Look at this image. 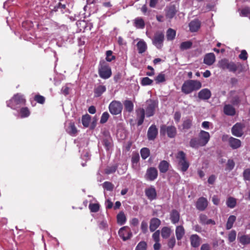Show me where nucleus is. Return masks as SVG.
I'll return each instance as SVG.
<instances>
[{
  "label": "nucleus",
  "mask_w": 250,
  "mask_h": 250,
  "mask_svg": "<svg viewBox=\"0 0 250 250\" xmlns=\"http://www.w3.org/2000/svg\"><path fill=\"white\" fill-rule=\"evenodd\" d=\"M218 66L223 70H228L229 72L238 73H241L243 70V65L240 62L235 63L229 61L227 59H223L219 61Z\"/></svg>",
  "instance_id": "f257e3e1"
},
{
  "label": "nucleus",
  "mask_w": 250,
  "mask_h": 250,
  "mask_svg": "<svg viewBox=\"0 0 250 250\" xmlns=\"http://www.w3.org/2000/svg\"><path fill=\"white\" fill-rule=\"evenodd\" d=\"M202 87V83L197 80H188L184 82L181 91L185 94H189L193 91H197Z\"/></svg>",
  "instance_id": "f03ea898"
},
{
  "label": "nucleus",
  "mask_w": 250,
  "mask_h": 250,
  "mask_svg": "<svg viewBox=\"0 0 250 250\" xmlns=\"http://www.w3.org/2000/svg\"><path fill=\"white\" fill-rule=\"evenodd\" d=\"M26 102V100L23 95L21 93H17L10 100L7 101L6 104L7 106L16 110L21 106L25 105Z\"/></svg>",
  "instance_id": "7ed1b4c3"
},
{
  "label": "nucleus",
  "mask_w": 250,
  "mask_h": 250,
  "mask_svg": "<svg viewBox=\"0 0 250 250\" xmlns=\"http://www.w3.org/2000/svg\"><path fill=\"white\" fill-rule=\"evenodd\" d=\"M99 76L104 79H107L112 75V71L109 64L104 60L101 61L98 67Z\"/></svg>",
  "instance_id": "20e7f679"
},
{
  "label": "nucleus",
  "mask_w": 250,
  "mask_h": 250,
  "mask_svg": "<svg viewBox=\"0 0 250 250\" xmlns=\"http://www.w3.org/2000/svg\"><path fill=\"white\" fill-rule=\"evenodd\" d=\"M178 160V165L182 172H186L189 166V163L186 159V154L183 151H179L176 156Z\"/></svg>",
  "instance_id": "39448f33"
},
{
  "label": "nucleus",
  "mask_w": 250,
  "mask_h": 250,
  "mask_svg": "<svg viewBox=\"0 0 250 250\" xmlns=\"http://www.w3.org/2000/svg\"><path fill=\"white\" fill-rule=\"evenodd\" d=\"M160 132L161 135H164L167 133L168 137L173 138L177 134V129L174 125L167 126L163 125L160 127Z\"/></svg>",
  "instance_id": "423d86ee"
},
{
  "label": "nucleus",
  "mask_w": 250,
  "mask_h": 250,
  "mask_svg": "<svg viewBox=\"0 0 250 250\" xmlns=\"http://www.w3.org/2000/svg\"><path fill=\"white\" fill-rule=\"evenodd\" d=\"M158 106V103L156 101L149 99L146 102V106L145 107V112L146 116L150 117L153 116L155 114L156 108Z\"/></svg>",
  "instance_id": "0eeeda50"
},
{
  "label": "nucleus",
  "mask_w": 250,
  "mask_h": 250,
  "mask_svg": "<svg viewBox=\"0 0 250 250\" xmlns=\"http://www.w3.org/2000/svg\"><path fill=\"white\" fill-rule=\"evenodd\" d=\"M109 110L112 115H117L121 113L123 109V105L121 102L113 101L109 105Z\"/></svg>",
  "instance_id": "6e6552de"
},
{
  "label": "nucleus",
  "mask_w": 250,
  "mask_h": 250,
  "mask_svg": "<svg viewBox=\"0 0 250 250\" xmlns=\"http://www.w3.org/2000/svg\"><path fill=\"white\" fill-rule=\"evenodd\" d=\"M164 34L162 32H156L154 36L152 42L153 44L158 49H161L163 46Z\"/></svg>",
  "instance_id": "1a4fd4ad"
},
{
  "label": "nucleus",
  "mask_w": 250,
  "mask_h": 250,
  "mask_svg": "<svg viewBox=\"0 0 250 250\" xmlns=\"http://www.w3.org/2000/svg\"><path fill=\"white\" fill-rule=\"evenodd\" d=\"M158 171L154 167H150L147 168L145 175V178L150 181L155 180L158 177Z\"/></svg>",
  "instance_id": "9d476101"
},
{
  "label": "nucleus",
  "mask_w": 250,
  "mask_h": 250,
  "mask_svg": "<svg viewBox=\"0 0 250 250\" xmlns=\"http://www.w3.org/2000/svg\"><path fill=\"white\" fill-rule=\"evenodd\" d=\"M136 115V121L138 126L142 125L145 118V110L142 107L138 108L135 110Z\"/></svg>",
  "instance_id": "9b49d317"
},
{
  "label": "nucleus",
  "mask_w": 250,
  "mask_h": 250,
  "mask_svg": "<svg viewBox=\"0 0 250 250\" xmlns=\"http://www.w3.org/2000/svg\"><path fill=\"white\" fill-rule=\"evenodd\" d=\"M145 193L147 198L150 201L155 200L157 198L156 190L154 187L152 186L146 188L145 190Z\"/></svg>",
  "instance_id": "f8f14e48"
},
{
  "label": "nucleus",
  "mask_w": 250,
  "mask_h": 250,
  "mask_svg": "<svg viewBox=\"0 0 250 250\" xmlns=\"http://www.w3.org/2000/svg\"><path fill=\"white\" fill-rule=\"evenodd\" d=\"M198 138L202 144V146H204L209 141L210 135L208 132L201 130L198 134Z\"/></svg>",
  "instance_id": "ddd939ff"
},
{
  "label": "nucleus",
  "mask_w": 250,
  "mask_h": 250,
  "mask_svg": "<svg viewBox=\"0 0 250 250\" xmlns=\"http://www.w3.org/2000/svg\"><path fill=\"white\" fill-rule=\"evenodd\" d=\"M244 125L241 123H236L231 128L232 134L237 137H241L243 134Z\"/></svg>",
  "instance_id": "4468645a"
},
{
  "label": "nucleus",
  "mask_w": 250,
  "mask_h": 250,
  "mask_svg": "<svg viewBox=\"0 0 250 250\" xmlns=\"http://www.w3.org/2000/svg\"><path fill=\"white\" fill-rule=\"evenodd\" d=\"M158 129L155 125H151L148 128L147 136L149 140H154L158 135Z\"/></svg>",
  "instance_id": "2eb2a0df"
},
{
  "label": "nucleus",
  "mask_w": 250,
  "mask_h": 250,
  "mask_svg": "<svg viewBox=\"0 0 250 250\" xmlns=\"http://www.w3.org/2000/svg\"><path fill=\"white\" fill-rule=\"evenodd\" d=\"M208 201L205 197H202L199 198L196 203V207L197 209L200 211L205 210L208 206Z\"/></svg>",
  "instance_id": "dca6fc26"
},
{
  "label": "nucleus",
  "mask_w": 250,
  "mask_h": 250,
  "mask_svg": "<svg viewBox=\"0 0 250 250\" xmlns=\"http://www.w3.org/2000/svg\"><path fill=\"white\" fill-rule=\"evenodd\" d=\"M185 234V229L182 225L178 226L176 227L175 235L177 240L178 241V245H180L181 242H179Z\"/></svg>",
  "instance_id": "f3484780"
},
{
  "label": "nucleus",
  "mask_w": 250,
  "mask_h": 250,
  "mask_svg": "<svg viewBox=\"0 0 250 250\" xmlns=\"http://www.w3.org/2000/svg\"><path fill=\"white\" fill-rule=\"evenodd\" d=\"M211 96V91L208 88L202 89L198 93V97L202 100H208Z\"/></svg>",
  "instance_id": "a211bd4d"
},
{
  "label": "nucleus",
  "mask_w": 250,
  "mask_h": 250,
  "mask_svg": "<svg viewBox=\"0 0 250 250\" xmlns=\"http://www.w3.org/2000/svg\"><path fill=\"white\" fill-rule=\"evenodd\" d=\"M106 90V86L102 84H99L95 86L94 88V97L97 98L102 96Z\"/></svg>",
  "instance_id": "6ab92c4d"
},
{
  "label": "nucleus",
  "mask_w": 250,
  "mask_h": 250,
  "mask_svg": "<svg viewBox=\"0 0 250 250\" xmlns=\"http://www.w3.org/2000/svg\"><path fill=\"white\" fill-rule=\"evenodd\" d=\"M118 233L120 237L122 238L124 241H126L130 239L132 236L131 232L127 231L125 227L121 228L119 230Z\"/></svg>",
  "instance_id": "aec40b11"
},
{
  "label": "nucleus",
  "mask_w": 250,
  "mask_h": 250,
  "mask_svg": "<svg viewBox=\"0 0 250 250\" xmlns=\"http://www.w3.org/2000/svg\"><path fill=\"white\" fill-rule=\"evenodd\" d=\"M177 12V7L175 5H170L167 7L166 16L167 18L171 19L176 15Z\"/></svg>",
  "instance_id": "412c9836"
},
{
  "label": "nucleus",
  "mask_w": 250,
  "mask_h": 250,
  "mask_svg": "<svg viewBox=\"0 0 250 250\" xmlns=\"http://www.w3.org/2000/svg\"><path fill=\"white\" fill-rule=\"evenodd\" d=\"M229 144L230 147L233 149L239 148L241 146V141L232 137H230L229 139Z\"/></svg>",
  "instance_id": "4be33fe9"
},
{
  "label": "nucleus",
  "mask_w": 250,
  "mask_h": 250,
  "mask_svg": "<svg viewBox=\"0 0 250 250\" xmlns=\"http://www.w3.org/2000/svg\"><path fill=\"white\" fill-rule=\"evenodd\" d=\"M161 221L157 218H153L150 221L149 224V229L151 232H153L156 230V229L161 225Z\"/></svg>",
  "instance_id": "5701e85b"
},
{
  "label": "nucleus",
  "mask_w": 250,
  "mask_h": 250,
  "mask_svg": "<svg viewBox=\"0 0 250 250\" xmlns=\"http://www.w3.org/2000/svg\"><path fill=\"white\" fill-rule=\"evenodd\" d=\"M201 26V22L198 19L194 20L189 23V30L192 32L197 31Z\"/></svg>",
  "instance_id": "b1692460"
},
{
  "label": "nucleus",
  "mask_w": 250,
  "mask_h": 250,
  "mask_svg": "<svg viewBox=\"0 0 250 250\" xmlns=\"http://www.w3.org/2000/svg\"><path fill=\"white\" fill-rule=\"evenodd\" d=\"M180 215L176 209H172L170 213V219L172 224L178 223L180 220Z\"/></svg>",
  "instance_id": "393cba45"
},
{
  "label": "nucleus",
  "mask_w": 250,
  "mask_h": 250,
  "mask_svg": "<svg viewBox=\"0 0 250 250\" xmlns=\"http://www.w3.org/2000/svg\"><path fill=\"white\" fill-rule=\"evenodd\" d=\"M215 61V56L214 53H209L207 54L204 58V62L208 65H212Z\"/></svg>",
  "instance_id": "a878e982"
},
{
  "label": "nucleus",
  "mask_w": 250,
  "mask_h": 250,
  "mask_svg": "<svg viewBox=\"0 0 250 250\" xmlns=\"http://www.w3.org/2000/svg\"><path fill=\"white\" fill-rule=\"evenodd\" d=\"M191 246L193 248L198 247L201 243V238L197 234H192L190 237Z\"/></svg>",
  "instance_id": "bb28decb"
},
{
  "label": "nucleus",
  "mask_w": 250,
  "mask_h": 250,
  "mask_svg": "<svg viewBox=\"0 0 250 250\" xmlns=\"http://www.w3.org/2000/svg\"><path fill=\"white\" fill-rule=\"evenodd\" d=\"M169 166L170 164L166 160L161 161L158 165V168L160 173H166L168 170Z\"/></svg>",
  "instance_id": "cd10ccee"
},
{
  "label": "nucleus",
  "mask_w": 250,
  "mask_h": 250,
  "mask_svg": "<svg viewBox=\"0 0 250 250\" xmlns=\"http://www.w3.org/2000/svg\"><path fill=\"white\" fill-rule=\"evenodd\" d=\"M199 222L202 225H215V222L214 220L211 219H208L207 216L203 214H201L200 215Z\"/></svg>",
  "instance_id": "c85d7f7f"
},
{
  "label": "nucleus",
  "mask_w": 250,
  "mask_h": 250,
  "mask_svg": "<svg viewBox=\"0 0 250 250\" xmlns=\"http://www.w3.org/2000/svg\"><path fill=\"white\" fill-rule=\"evenodd\" d=\"M224 113L228 116H234L235 114L234 107L230 104H226L224 107Z\"/></svg>",
  "instance_id": "c756f323"
},
{
  "label": "nucleus",
  "mask_w": 250,
  "mask_h": 250,
  "mask_svg": "<svg viewBox=\"0 0 250 250\" xmlns=\"http://www.w3.org/2000/svg\"><path fill=\"white\" fill-rule=\"evenodd\" d=\"M192 117H188L186 118L183 121L182 127L184 130L190 129L192 125Z\"/></svg>",
  "instance_id": "7c9ffc66"
},
{
  "label": "nucleus",
  "mask_w": 250,
  "mask_h": 250,
  "mask_svg": "<svg viewBox=\"0 0 250 250\" xmlns=\"http://www.w3.org/2000/svg\"><path fill=\"white\" fill-rule=\"evenodd\" d=\"M124 105L125 110L131 113L133 111L134 104L133 102L128 100H126L124 102Z\"/></svg>",
  "instance_id": "2f4dec72"
},
{
  "label": "nucleus",
  "mask_w": 250,
  "mask_h": 250,
  "mask_svg": "<svg viewBox=\"0 0 250 250\" xmlns=\"http://www.w3.org/2000/svg\"><path fill=\"white\" fill-rule=\"evenodd\" d=\"M137 47L138 52L140 54L144 53L147 48L146 43L143 41H140L137 43Z\"/></svg>",
  "instance_id": "473e14b6"
},
{
  "label": "nucleus",
  "mask_w": 250,
  "mask_h": 250,
  "mask_svg": "<svg viewBox=\"0 0 250 250\" xmlns=\"http://www.w3.org/2000/svg\"><path fill=\"white\" fill-rule=\"evenodd\" d=\"M238 240L241 244L246 245L250 244V236L249 235H243L238 236Z\"/></svg>",
  "instance_id": "72a5a7b5"
},
{
  "label": "nucleus",
  "mask_w": 250,
  "mask_h": 250,
  "mask_svg": "<svg viewBox=\"0 0 250 250\" xmlns=\"http://www.w3.org/2000/svg\"><path fill=\"white\" fill-rule=\"evenodd\" d=\"M189 146L192 148H198L202 146V144L198 138H193L189 141Z\"/></svg>",
  "instance_id": "f704fd0d"
},
{
  "label": "nucleus",
  "mask_w": 250,
  "mask_h": 250,
  "mask_svg": "<svg viewBox=\"0 0 250 250\" xmlns=\"http://www.w3.org/2000/svg\"><path fill=\"white\" fill-rule=\"evenodd\" d=\"M67 132L71 135L74 136L77 133V129L74 123L71 122L67 128Z\"/></svg>",
  "instance_id": "c9c22d12"
},
{
  "label": "nucleus",
  "mask_w": 250,
  "mask_h": 250,
  "mask_svg": "<svg viewBox=\"0 0 250 250\" xmlns=\"http://www.w3.org/2000/svg\"><path fill=\"white\" fill-rule=\"evenodd\" d=\"M171 229L167 227H164L161 229V236L164 239L168 238L170 235Z\"/></svg>",
  "instance_id": "e433bc0d"
},
{
  "label": "nucleus",
  "mask_w": 250,
  "mask_h": 250,
  "mask_svg": "<svg viewBox=\"0 0 250 250\" xmlns=\"http://www.w3.org/2000/svg\"><path fill=\"white\" fill-rule=\"evenodd\" d=\"M176 36V31L173 29L169 28L167 31L166 37L167 41L173 40Z\"/></svg>",
  "instance_id": "4c0bfd02"
},
{
  "label": "nucleus",
  "mask_w": 250,
  "mask_h": 250,
  "mask_svg": "<svg viewBox=\"0 0 250 250\" xmlns=\"http://www.w3.org/2000/svg\"><path fill=\"white\" fill-rule=\"evenodd\" d=\"M236 216L233 215L229 216V217L227 224H226V229H230L233 227V225L236 221Z\"/></svg>",
  "instance_id": "58836bf2"
},
{
  "label": "nucleus",
  "mask_w": 250,
  "mask_h": 250,
  "mask_svg": "<svg viewBox=\"0 0 250 250\" xmlns=\"http://www.w3.org/2000/svg\"><path fill=\"white\" fill-rule=\"evenodd\" d=\"M126 217L125 214V213L123 212H120L117 215V223L121 225H124L125 222H126Z\"/></svg>",
  "instance_id": "ea45409f"
},
{
  "label": "nucleus",
  "mask_w": 250,
  "mask_h": 250,
  "mask_svg": "<svg viewBox=\"0 0 250 250\" xmlns=\"http://www.w3.org/2000/svg\"><path fill=\"white\" fill-rule=\"evenodd\" d=\"M226 205L228 208H234L236 205V199L232 197H229L226 201Z\"/></svg>",
  "instance_id": "a19ab883"
},
{
  "label": "nucleus",
  "mask_w": 250,
  "mask_h": 250,
  "mask_svg": "<svg viewBox=\"0 0 250 250\" xmlns=\"http://www.w3.org/2000/svg\"><path fill=\"white\" fill-rule=\"evenodd\" d=\"M140 160V156L138 153H133L131 157V163L134 167L137 166Z\"/></svg>",
  "instance_id": "79ce46f5"
},
{
  "label": "nucleus",
  "mask_w": 250,
  "mask_h": 250,
  "mask_svg": "<svg viewBox=\"0 0 250 250\" xmlns=\"http://www.w3.org/2000/svg\"><path fill=\"white\" fill-rule=\"evenodd\" d=\"M91 120V117L88 114H85L83 115L82 118V122L83 125L85 127H87L89 126V123Z\"/></svg>",
  "instance_id": "37998d69"
},
{
  "label": "nucleus",
  "mask_w": 250,
  "mask_h": 250,
  "mask_svg": "<svg viewBox=\"0 0 250 250\" xmlns=\"http://www.w3.org/2000/svg\"><path fill=\"white\" fill-rule=\"evenodd\" d=\"M141 156L143 160L146 159L150 155V150L147 147H143L140 151Z\"/></svg>",
  "instance_id": "c03bdc74"
},
{
  "label": "nucleus",
  "mask_w": 250,
  "mask_h": 250,
  "mask_svg": "<svg viewBox=\"0 0 250 250\" xmlns=\"http://www.w3.org/2000/svg\"><path fill=\"white\" fill-rule=\"evenodd\" d=\"M135 24L137 28L143 29L145 27V23L142 18H138L135 20Z\"/></svg>",
  "instance_id": "a18cd8bd"
},
{
  "label": "nucleus",
  "mask_w": 250,
  "mask_h": 250,
  "mask_svg": "<svg viewBox=\"0 0 250 250\" xmlns=\"http://www.w3.org/2000/svg\"><path fill=\"white\" fill-rule=\"evenodd\" d=\"M21 118H26L28 117L30 114V112L27 107H22L20 111Z\"/></svg>",
  "instance_id": "49530a36"
},
{
  "label": "nucleus",
  "mask_w": 250,
  "mask_h": 250,
  "mask_svg": "<svg viewBox=\"0 0 250 250\" xmlns=\"http://www.w3.org/2000/svg\"><path fill=\"white\" fill-rule=\"evenodd\" d=\"M192 42L191 41H186L182 42L180 45V49L181 50H187L191 47Z\"/></svg>",
  "instance_id": "de8ad7c7"
},
{
  "label": "nucleus",
  "mask_w": 250,
  "mask_h": 250,
  "mask_svg": "<svg viewBox=\"0 0 250 250\" xmlns=\"http://www.w3.org/2000/svg\"><path fill=\"white\" fill-rule=\"evenodd\" d=\"M89 208L92 212H97L99 210L100 205L97 203H90Z\"/></svg>",
  "instance_id": "09e8293b"
},
{
  "label": "nucleus",
  "mask_w": 250,
  "mask_h": 250,
  "mask_svg": "<svg viewBox=\"0 0 250 250\" xmlns=\"http://www.w3.org/2000/svg\"><path fill=\"white\" fill-rule=\"evenodd\" d=\"M34 100L39 104H43L45 102V99L43 96L37 94L34 96Z\"/></svg>",
  "instance_id": "8fccbe9b"
},
{
  "label": "nucleus",
  "mask_w": 250,
  "mask_h": 250,
  "mask_svg": "<svg viewBox=\"0 0 250 250\" xmlns=\"http://www.w3.org/2000/svg\"><path fill=\"white\" fill-rule=\"evenodd\" d=\"M147 244L145 241L139 242L135 248V250H146Z\"/></svg>",
  "instance_id": "3c124183"
},
{
  "label": "nucleus",
  "mask_w": 250,
  "mask_h": 250,
  "mask_svg": "<svg viewBox=\"0 0 250 250\" xmlns=\"http://www.w3.org/2000/svg\"><path fill=\"white\" fill-rule=\"evenodd\" d=\"M243 179L245 181H250V168L245 169L243 172Z\"/></svg>",
  "instance_id": "603ef678"
},
{
  "label": "nucleus",
  "mask_w": 250,
  "mask_h": 250,
  "mask_svg": "<svg viewBox=\"0 0 250 250\" xmlns=\"http://www.w3.org/2000/svg\"><path fill=\"white\" fill-rule=\"evenodd\" d=\"M141 83L142 85H149L152 84L153 80H151L148 77H144L142 78Z\"/></svg>",
  "instance_id": "864d4df0"
},
{
  "label": "nucleus",
  "mask_w": 250,
  "mask_h": 250,
  "mask_svg": "<svg viewBox=\"0 0 250 250\" xmlns=\"http://www.w3.org/2000/svg\"><path fill=\"white\" fill-rule=\"evenodd\" d=\"M236 236V232L235 230H231L228 235V240L229 242H233L235 241Z\"/></svg>",
  "instance_id": "5fc2aeb1"
},
{
  "label": "nucleus",
  "mask_w": 250,
  "mask_h": 250,
  "mask_svg": "<svg viewBox=\"0 0 250 250\" xmlns=\"http://www.w3.org/2000/svg\"><path fill=\"white\" fill-rule=\"evenodd\" d=\"M156 83L164 82L166 81L165 75L163 73H160L155 78Z\"/></svg>",
  "instance_id": "6e6d98bb"
},
{
  "label": "nucleus",
  "mask_w": 250,
  "mask_h": 250,
  "mask_svg": "<svg viewBox=\"0 0 250 250\" xmlns=\"http://www.w3.org/2000/svg\"><path fill=\"white\" fill-rule=\"evenodd\" d=\"M103 144L107 150H109L111 147L110 139L105 138L103 140Z\"/></svg>",
  "instance_id": "4d7b16f0"
},
{
  "label": "nucleus",
  "mask_w": 250,
  "mask_h": 250,
  "mask_svg": "<svg viewBox=\"0 0 250 250\" xmlns=\"http://www.w3.org/2000/svg\"><path fill=\"white\" fill-rule=\"evenodd\" d=\"M109 117V115L107 112H104L101 117L100 123L102 124L105 123L107 121Z\"/></svg>",
  "instance_id": "13d9d810"
},
{
  "label": "nucleus",
  "mask_w": 250,
  "mask_h": 250,
  "mask_svg": "<svg viewBox=\"0 0 250 250\" xmlns=\"http://www.w3.org/2000/svg\"><path fill=\"white\" fill-rule=\"evenodd\" d=\"M103 187L104 189L108 191H112L114 188V185L109 182H105L103 184Z\"/></svg>",
  "instance_id": "bf43d9fd"
},
{
  "label": "nucleus",
  "mask_w": 250,
  "mask_h": 250,
  "mask_svg": "<svg viewBox=\"0 0 250 250\" xmlns=\"http://www.w3.org/2000/svg\"><path fill=\"white\" fill-rule=\"evenodd\" d=\"M112 51L111 50H108L106 52V60L107 62H111L115 59V57L112 55Z\"/></svg>",
  "instance_id": "052dcab7"
},
{
  "label": "nucleus",
  "mask_w": 250,
  "mask_h": 250,
  "mask_svg": "<svg viewBox=\"0 0 250 250\" xmlns=\"http://www.w3.org/2000/svg\"><path fill=\"white\" fill-rule=\"evenodd\" d=\"M117 168V166L116 165H114L110 167H107L105 169V173L107 174H110L111 173H114Z\"/></svg>",
  "instance_id": "680f3d73"
},
{
  "label": "nucleus",
  "mask_w": 250,
  "mask_h": 250,
  "mask_svg": "<svg viewBox=\"0 0 250 250\" xmlns=\"http://www.w3.org/2000/svg\"><path fill=\"white\" fill-rule=\"evenodd\" d=\"M250 14V8L246 7L243 8L240 12V16L243 17H248Z\"/></svg>",
  "instance_id": "e2e57ef3"
},
{
  "label": "nucleus",
  "mask_w": 250,
  "mask_h": 250,
  "mask_svg": "<svg viewBox=\"0 0 250 250\" xmlns=\"http://www.w3.org/2000/svg\"><path fill=\"white\" fill-rule=\"evenodd\" d=\"M176 244V239L174 236H172L167 242V246L170 249H173Z\"/></svg>",
  "instance_id": "0e129e2a"
},
{
  "label": "nucleus",
  "mask_w": 250,
  "mask_h": 250,
  "mask_svg": "<svg viewBox=\"0 0 250 250\" xmlns=\"http://www.w3.org/2000/svg\"><path fill=\"white\" fill-rule=\"evenodd\" d=\"M234 166L235 163L233 160L229 159L228 160L226 165V169L230 171L234 168Z\"/></svg>",
  "instance_id": "69168bd1"
},
{
  "label": "nucleus",
  "mask_w": 250,
  "mask_h": 250,
  "mask_svg": "<svg viewBox=\"0 0 250 250\" xmlns=\"http://www.w3.org/2000/svg\"><path fill=\"white\" fill-rule=\"evenodd\" d=\"M239 58L243 61L247 60L248 59V53L245 50H242L239 55Z\"/></svg>",
  "instance_id": "338daca9"
},
{
  "label": "nucleus",
  "mask_w": 250,
  "mask_h": 250,
  "mask_svg": "<svg viewBox=\"0 0 250 250\" xmlns=\"http://www.w3.org/2000/svg\"><path fill=\"white\" fill-rule=\"evenodd\" d=\"M160 230H158L152 234V238L155 242L160 241Z\"/></svg>",
  "instance_id": "774afa93"
}]
</instances>
